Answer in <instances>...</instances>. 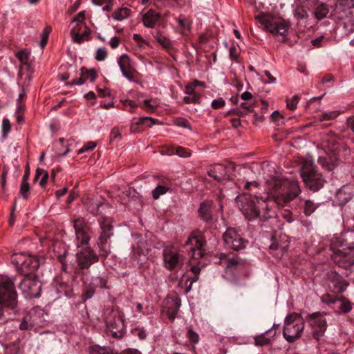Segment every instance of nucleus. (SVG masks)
I'll list each match as a JSON object with an SVG mask.
<instances>
[{
	"label": "nucleus",
	"mask_w": 354,
	"mask_h": 354,
	"mask_svg": "<svg viewBox=\"0 0 354 354\" xmlns=\"http://www.w3.org/2000/svg\"><path fill=\"white\" fill-rule=\"evenodd\" d=\"M201 217L205 221H208L212 218L210 207L206 203H202L199 209Z\"/></svg>",
	"instance_id": "c756f323"
},
{
	"label": "nucleus",
	"mask_w": 354,
	"mask_h": 354,
	"mask_svg": "<svg viewBox=\"0 0 354 354\" xmlns=\"http://www.w3.org/2000/svg\"><path fill=\"white\" fill-rule=\"evenodd\" d=\"M85 19V11L80 12L73 19V22L82 23Z\"/></svg>",
	"instance_id": "6e6d98bb"
},
{
	"label": "nucleus",
	"mask_w": 354,
	"mask_h": 354,
	"mask_svg": "<svg viewBox=\"0 0 354 354\" xmlns=\"http://www.w3.org/2000/svg\"><path fill=\"white\" fill-rule=\"evenodd\" d=\"M265 75L268 77V81H264L265 84H273L276 82V79L271 75L269 71H265Z\"/></svg>",
	"instance_id": "bf43d9fd"
},
{
	"label": "nucleus",
	"mask_w": 354,
	"mask_h": 354,
	"mask_svg": "<svg viewBox=\"0 0 354 354\" xmlns=\"http://www.w3.org/2000/svg\"><path fill=\"white\" fill-rule=\"evenodd\" d=\"M176 21L180 26V34L185 35L189 31L192 23L188 19L178 18L176 19Z\"/></svg>",
	"instance_id": "cd10ccee"
},
{
	"label": "nucleus",
	"mask_w": 354,
	"mask_h": 354,
	"mask_svg": "<svg viewBox=\"0 0 354 354\" xmlns=\"http://www.w3.org/2000/svg\"><path fill=\"white\" fill-rule=\"evenodd\" d=\"M241 98L244 101H248L252 98L251 93L245 91L241 95Z\"/></svg>",
	"instance_id": "052dcab7"
},
{
	"label": "nucleus",
	"mask_w": 354,
	"mask_h": 354,
	"mask_svg": "<svg viewBox=\"0 0 354 354\" xmlns=\"http://www.w3.org/2000/svg\"><path fill=\"white\" fill-rule=\"evenodd\" d=\"M185 245L191 246L194 259H198L204 255L205 240L203 234L200 233L192 234L188 238Z\"/></svg>",
	"instance_id": "f8f14e48"
},
{
	"label": "nucleus",
	"mask_w": 354,
	"mask_h": 354,
	"mask_svg": "<svg viewBox=\"0 0 354 354\" xmlns=\"http://www.w3.org/2000/svg\"><path fill=\"white\" fill-rule=\"evenodd\" d=\"M184 258L179 253V251L174 247H167L163 252L164 266L169 270L181 266L183 263Z\"/></svg>",
	"instance_id": "9d476101"
},
{
	"label": "nucleus",
	"mask_w": 354,
	"mask_h": 354,
	"mask_svg": "<svg viewBox=\"0 0 354 354\" xmlns=\"http://www.w3.org/2000/svg\"><path fill=\"white\" fill-rule=\"evenodd\" d=\"M304 328L301 317L296 314L289 315L284 321L283 337L288 342H292L300 337Z\"/></svg>",
	"instance_id": "39448f33"
},
{
	"label": "nucleus",
	"mask_w": 354,
	"mask_h": 354,
	"mask_svg": "<svg viewBox=\"0 0 354 354\" xmlns=\"http://www.w3.org/2000/svg\"><path fill=\"white\" fill-rule=\"evenodd\" d=\"M275 326H276V325L274 324L272 326L273 328L269 329V330H266L265 333H263L259 335L255 336L254 338L255 344L257 346H260L269 344L270 343L271 339L269 337H266V334H272V336L274 337L276 334V331L274 329L275 328Z\"/></svg>",
	"instance_id": "5701e85b"
},
{
	"label": "nucleus",
	"mask_w": 354,
	"mask_h": 354,
	"mask_svg": "<svg viewBox=\"0 0 354 354\" xmlns=\"http://www.w3.org/2000/svg\"><path fill=\"white\" fill-rule=\"evenodd\" d=\"M122 139V135L117 128H113L110 133V142H118Z\"/></svg>",
	"instance_id": "a19ab883"
},
{
	"label": "nucleus",
	"mask_w": 354,
	"mask_h": 354,
	"mask_svg": "<svg viewBox=\"0 0 354 354\" xmlns=\"http://www.w3.org/2000/svg\"><path fill=\"white\" fill-rule=\"evenodd\" d=\"M82 75L85 76L86 80L88 79L91 82H94L97 77V73L94 69L87 70L86 73L82 72Z\"/></svg>",
	"instance_id": "49530a36"
},
{
	"label": "nucleus",
	"mask_w": 354,
	"mask_h": 354,
	"mask_svg": "<svg viewBox=\"0 0 354 354\" xmlns=\"http://www.w3.org/2000/svg\"><path fill=\"white\" fill-rule=\"evenodd\" d=\"M122 354H141V353L136 349H128L124 351Z\"/></svg>",
	"instance_id": "774afa93"
},
{
	"label": "nucleus",
	"mask_w": 354,
	"mask_h": 354,
	"mask_svg": "<svg viewBox=\"0 0 354 354\" xmlns=\"http://www.w3.org/2000/svg\"><path fill=\"white\" fill-rule=\"evenodd\" d=\"M328 12L329 10L326 5L322 3L315 9V16L317 19H322L326 17Z\"/></svg>",
	"instance_id": "2f4dec72"
},
{
	"label": "nucleus",
	"mask_w": 354,
	"mask_h": 354,
	"mask_svg": "<svg viewBox=\"0 0 354 354\" xmlns=\"http://www.w3.org/2000/svg\"><path fill=\"white\" fill-rule=\"evenodd\" d=\"M185 93L187 95H192L201 98V93L196 91V86L192 82L189 83L185 86Z\"/></svg>",
	"instance_id": "ea45409f"
},
{
	"label": "nucleus",
	"mask_w": 354,
	"mask_h": 354,
	"mask_svg": "<svg viewBox=\"0 0 354 354\" xmlns=\"http://www.w3.org/2000/svg\"><path fill=\"white\" fill-rule=\"evenodd\" d=\"M154 37H155L156 40L160 45H162L164 48H167L170 47V46H171L170 40L168 38H167L166 37H165L164 35H162L161 33H160L158 32H156V35H154Z\"/></svg>",
	"instance_id": "473e14b6"
},
{
	"label": "nucleus",
	"mask_w": 354,
	"mask_h": 354,
	"mask_svg": "<svg viewBox=\"0 0 354 354\" xmlns=\"http://www.w3.org/2000/svg\"><path fill=\"white\" fill-rule=\"evenodd\" d=\"M134 335L138 336L140 340H143L147 337V332L140 328H136L133 331Z\"/></svg>",
	"instance_id": "de8ad7c7"
},
{
	"label": "nucleus",
	"mask_w": 354,
	"mask_h": 354,
	"mask_svg": "<svg viewBox=\"0 0 354 354\" xmlns=\"http://www.w3.org/2000/svg\"><path fill=\"white\" fill-rule=\"evenodd\" d=\"M301 3H302L306 6H314L317 0H299Z\"/></svg>",
	"instance_id": "680f3d73"
},
{
	"label": "nucleus",
	"mask_w": 354,
	"mask_h": 354,
	"mask_svg": "<svg viewBox=\"0 0 354 354\" xmlns=\"http://www.w3.org/2000/svg\"><path fill=\"white\" fill-rule=\"evenodd\" d=\"M105 324L114 337H120L124 329L122 313L117 308L106 310L104 313Z\"/></svg>",
	"instance_id": "6e6552de"
},
{
	"label": "nucleus",
	"mask_w": 354,
	"mask_h": 354,
	"mask_svg": "<svg viewBox=\"0 0 354 354\" xmlns=\"http://www.w3.org/2000/svg\"><path fill=\"white\" fill-rule=\"evenodd\" d=\"M200 97L192 95H187V96L184 97V101L186 103H198L200 102Z\"/></svg>",
	"instance_id": "864d4df0"
},
{
	"label": "nucleus",
	"mask_w": 354,
	"mask_h": 354,
	"mask_svg": "<svg viewBox=\"0 0 354 354\" xmlns=\"http://www.w3.org/2000/svg\"><path fill=\"white\" fill-rule=\"evenodd\" d=\"M120 44V39L118 37H112L109 41V45L113 49L117 48Z\"/></svg>",
	"instance_id": "5fc2aeb1"
},
{
	"label": "nucleus",
	"mask_w": 354,
	"mask_h": 354,
	"mask_svg": "<svg viewBox=\"0 0 354 354\" xmlns=\"http://www.w3.org/2000/svg\"><path fill=\"white\" fill-rule=\"evenodd\" d=\"M133 39L137 43H146L145 41L142 38V37L137 33L133 35Z\"/></svg>",
	"instance_id": "0e129e2a"
},
{
	"label": "nucleus",
	"mask_w": 354,
	"mask_h": 354,
	"mask_svg": "<svg viewBox=\"0 0 354 354\" xmlns=\"http://www.w3.org/2000/svg\"><path fill=\"white\" fill-rule=\"evenodd\" d=\"M122 73L128 71H133V67L131 64L130 57L127 54H122L117 60Z\"/></svg>",
	"instance_id": "b1692460"
},
{
	"label": "nucleus",
	"mask_w": 354,
	"mask_h": 354,
	"mask_svg": "<svg viewBox=\"0 0 354 354\" xmlns=\"http://www.w3.org/2000/svg\"><path fill=\"white\" fill-rule=\"evenodd\" d=\"M50 32L51 28L49 26H47L44 29L42 32L41 39L40 41V46L41 48H44L47 44L49 34L50 33Z\"/></svg>",
	"instance_id": "4c0bfd02"
},
{
	"label": "nucleus",
	"mask_w": 354,
	"mask_h": 354,
	"mask_svg": "<svg viewBox=\"0 0 354 354\" xmlns=\"http://www.w3.org/2000/svg\"><path fill=\"white\" fill-rule=\"evenodd\" d=\"M301 176L306 185L314 192L321 189L325 180L315 169L314 162L310 158L304 160L301 169Z\"/></svg>",
	"instance_id": "20e7f679"
},
{
	"label": "nucleus",
	"mask_w": 354,
	"mask_h": 354,
	"mask_svg": "<svg viewBox=\"0 0 354 354\" xmlns=\"http://www.w3.org/2000/svg\"><path fill=\"white\" fill-rule=\"evenodd\" d=\"M19 289L26 299L39 297L40 296L41 285L37 277L33 274H28L21 281Z\"/></svg>",
	"instance_id": "1a4fd4ad"
},
{
	"label": "nucleus",
	"mask_w": 354,
	"mask_h": 354,
	"mask_svg": "<svg viewBox=\"0 0 354 354\" xmlns=\"http://www.w3.org/2000/svg\"><path fill=\"white\" fill-rule=\"evenodd\" d=\"M90 354H115L113 350L109 346H100L93 345L89 348Z\"/></svg>",
	"instance_id": "bb28decb"
},
{
	"label": "nucleus",
	"mask_w": 354,
	"mask_h": 354,
	"mask_svg": "<svg viewBox=\"0 0 354 354\" xmlns=\"http://www.w3.org/2000/svg\"><path fill=\"white\" fill-rule=\"evenodd\" d=\"M310 324L313 328V335L319 340L326 329L324 317L319 313H313L310 318Z\"/></svg>",
	"instance_id": "4468645a"
},
{
	"label": "nucleus",
	"mask_w": 354,
	"mask_h": 354,
	"mask_svg": "<svg viewBox=\"0 0 354 354\" xmlns=\"http://www.w3.org/2000/svg\"><path fill=\"white\" fill-rule=\"evenodd\" d=\"M225 102L224 101V100L221 97H219L218 99H216V100H214L212 102V106L214 108V109H220V108H222L225 106Z\"/></svg>",
	"instance_id": "8fccbe9b"
},
{
	"label": "nucleus",
	"mask_w": 354,
	"mask_h": 354,
	"mask_svg": "<svg viewBox=\"0 0 354 354\" xmlns=\"http://www.w3.org/2000/svg\"><path fill=\"white\" fill-rule=\"evenodd\" d=\"M230 57L232 60H235L237 57L236 49L235 48H231L230 49Z\"/></svg>",
	"instance_id": "338daca9"
},
{
	"label": "nucleus",
	"mask_w": 354,
	"mask_h": 354,
	"mask_svg": "<svg viewBox=\"0 0 354 354\" xmlns=\"http://www.w3.org/2000/svg\"><path fill=\"white\" fill-rule=\"evenodd\" d=\"M168 189L165 186L158 185L152 192V196L154 199H158L160 196L167 193Z\"/></svg>",
	"instance_id": "f704fd0d"
},
{
	"label": "nucleus",
	"mask_w": 354,
	"mask_h": 354,
	"mask_svg": "<svg viewBox=\"0 0 354 354\" xmlns=\"http://www.w3.org/2000/svg\"><path fill=\"white\" fill-rule=\"evenodd\" d=\"M66 192H67L66 187H64L61 189H59L55 192L56 197L60 198L61 196H64Z\"/></svg>",
	"instance_id": "69168bd1"
},
{
	"label": "nucleus",
	"mask_w": 354,
	"mask_h": 354,
	"mask_svg": "<svg viewBox=\"0 0 354 354\" xmlns=\"http://www.w3.org/2000/svg\"><path fill=\"white\" fill-rule=\"evenodd\" d=\"M299 98L297 95L293 96L292 98L287 100V107L291 110H294L297 107Z\"/></svg>",
	"instance_id": "a18cd8bd"
},
{
	"label": "nucleus",
	"mask_w": 354,
	"mask_h": 354,
	"mask_svg": "<svg viewBox=\"0 0 354 354\" xmlns=\"http://www.w3.org/2000/svg\"><path fill=\"white\" fill-rule=\"evenodd\" d=\"M86 82V78L84 77H80L77 80H74L71 82L67 83L68 86H73V85H78L81 86Z\"/></svg>",
	"instance_id": "4d7b16f0"
},
{
	"label": "nucleus",
	"mask_w": 354,
	"mask_h": 354,
	"mask_svg": "<svg viewBox=\"0 0 354 354\" xmlns=\"http://www.w3.org/2000/svg\"><path fill=\"white\" fill-rule=\"evenodd\" d=\"M258 17L265 28L275 35H285L290 28V23L281 18L267 15H260Z\"/></svg>",
	"instance_id": "0eeeda50"
},
{
	"label": "nucleus",
	"mask_w": 354,
	"mask_h": 354,
	"mask_svg": "<svg viewBox=\"0 0 354 354\" xmlns=\"http://www.w3.org/2000/svg\"><path fill=\"white\" fill-rule=\"evenodd\" d=\"M322 300L336 313H348L351 310V303L344 297L328 299L326 296L323 297Z\"/></svg>",
	"instance_id": "2eb2a0df"
},
{
	"label": "nucleus",
	"mask_w": 354,
	"mask_h": 354,
	"mask_svg": "<svg viewBox=\"0 0 354 354\" xmlns=\"http://www.w3.org/2000/svg\"><path fill=\"white\" fill-rule=\"evenodd\" d=\"M227 167L222 164H216L209 167L208 174L218 181L227 177Z\"/></svg>",
	"instance_id": "aec40b11"
},
{
	"label": "nucleus",
	"mask_w": 354,
	"mask_h": 354,
	"mask_svg": "<svg viewBox=\"0 0 354 354\" xmlns=\"http://www.w3.org/2000/svg\"><path fill=\"white\" fill-rule=\"evenodd\" d=\"M91 30L88 28H86L82 34L75 32L74 29L71 30L73 41L77 44H82L84 41L90 39Z\"/></svg>",
	"instance_id": "393cba45"
},
{
	"label": "nucleus",
	"mask_w": 354,
	"mask_h": 354,
	"mask_svg": "<svg viewBox=\"0 0 354 354\" xmlns=\"http://www.w3.org/2000/svg\"><path fill=\"white\" fill-rule=\"evenodd\" d=\"M48 176V174L46 170L38 168L36 171L35 180L39 181L41 186H44L46 184Z\"/></svg>",
	"instance_id": "c85d7f7f"
},
{
	"label": "nucleus",
	"mask_w": 354,
	"mask_h": 354,
	"mask_svg": "<svg viewBox=\"0 0 354 354\" xmlns=\"http://www.w3.org/2000/svg\"><path fill=\"white\" fill-rule=\"evenodd\" d=\"M76 235L77 262L80 269L89 268L98 261V256L88 245L91 239V230L83 218H77L73 222Z\"/></svg>",
	"instance_id": "f03ea898"
},
{
	"label": "nucleus",
	"mask_w": 354,
	"mask_h": 354,
	"mask_svg": "<svg viewBox=\"0 0 354 354\" xmlns=\"http://www.w3.org/2000/svg\"><path fill=\"white\" fill-rule=\"evenodd\" d=\"M96 144L93 142H86L81 149L77 151V154H82L86 151L93 150L95 148Z\"/></svg>",
	"instance_id": "79ce46f5"
},
{
	"label": "nucleus",
	"mask_w": 354,
	"mask_h": 354,
	"mask_svg": "<svg viewBox=\"0 0 354 354\" xmlns=\"http://www.w3.org/2000/svg\"><path fill=\"white\" fill-rule=\"evenodd\" d=\"M32 327V324H29L26 319H23L19 325L21 330H28Z\"/></svg>",
	"instance_id": "13d9d810"
},
{
	"label": "nucleus",
	"mask_w": 354,
	"mask_h": 354,
	"mask_svg": "<svg viewBox=\"0 0 354 354\" xmlns=\"http://www.w3.org/2000/svg\"><path fill=\"white\" fill-rule=\"evenodd\" d=\"M349 283L335 272L329 274V287L335 292H342L346 290Z\"/></svg>",
	"instance_id": "f3484780"
},
{
	"label": "nucleus",
	"mask_w": 354,
	"mask_h": 354,
	"mask_svg": "<svg viewBox=\"0 0 354 354\" xmlns=\"http://www.w3.org/2000/svg\"><path fill=\"white\" fill-rule=\"evenodd\" d=\"M83 283L85 288L84 299H88L93 295L95 288H106V281L101 277H92L91 280L84 279Z\"/></svg>",
	"instance_id": "dca6fc26"
},
{
	"label": "nucleus",
	"mask_w": 354,
	"mask_h": 354,
	"mask_svg": "<svg viewBox=\"0 0 354 354\" xmlns=\"http://www.w3.org/2000/svg\"><path fill=\"white\" fill-rule=\"evenodd\" d=\"M320 203H315L311 200H306L304 205V213L306 216H310L319 206Z\"/></svg>",
	"instance_id": "7c9ffc66"
},
{
	"label": "nucleus",
	"mask_w": 354,
	"mask_h": 354,
	"mask_svg": "<svg viewBox=\"0 0 354 354\" xmlns=\"http://www.w3.org/2000/svg\"><path fill=\"white\" fill-rule=\"evenodd\" d=\"M192 271L193 272V273L195 274V276L193 277L192 281H191V284L194 282V281H196L197 279H198V277H197V274L200 271V269L196 267V266H193L192 268Z\"/></svg>",
	"instance_id": "e2e57ef3"
},
{
	"label": "nucleus",
	"mask_w": 354,
	"mask_h": 354,
	"mask_svg": "<svg viewBox=\"0 0 354 354\" xmlns=\"http://www.w3.org/2000/svg\"><path fill=\"white\" fill-rule=\"evenodd\" d=\"M11 262L18 271L21 272L28 271L29 274H32L37 270L40 264L37 257L23 252L15 254L12 257Z\"/></svg>",
	"instance_id": "423d86ee"
},
{
	"label": "nucleus",
	"mask_w": 354,
	"mask_h": 354,
	"mask_svg": "<svg viewBox=\"0 0 354 354\" xmlns=\"http://www.w3.org/2000/svg\"><path fill=\"white\" fill-rule=\"evenodd\" d=\"M11 124L8 118H4L1 124L2 137L6 138L10 132Z\"/></svg>",
	"instance_id": "c9c22d12"
},
{
	"label": "nucleus",
	"mask_w": 354,
	"mask_h": 354,
	"mask_svg": "<svg viewBox=\"0 0 354 354\" xmlns=\"http://www.w3.org/2000/svg\"><path fill=\"white\" fill-rule=\"evenodd\" d=\"M29 191V184L26 182V180H21L20 185V194L26 199L28 198V193Z\"/></svg>",
	"instance_id": "37998d69"
},
{
	"label": "nucleus",
	"mask_w": 354,
	"mask_h": 354,
	"mask_svg": "<svg viewBox=\"0 0 354 354\" xmlns=\"http://www.w3.org/2000/svg\"><path fill=\"white\" fill-rule=\"evenodd\" d=\"M29 57L30 53L26 50L19 51L17 54V57L24 64H26L28 62Z\"/></svg>",
	"instance_id": "c03bdc74"
},
{
	"label": "nucleus",
	"mask_w": 354,
	"mask_h": 354,
	"mask_svg": "<svg viewBox=\"0 0 354 354\" xmlns=\"http://www.w3.org/2000/svg\"><path fill=\"white\" fill-rule=\"evenodd\" d=\"M131 11L127 8H120L115 10L112 14L114 20L121 21L127 19L130 15Z\"/></svg>",
	"instance_id": "a878e982"
},
{
	"label": "nucleus",
	"mask_w": 354,
	"mask_h": 354,
	"mask_svg": "<svg viewBox=\"0 0 354 354\" xmlns=\"http://www.w3.org/2000/svg\"><path fill=\"white\" fill-rule=\"evenodd\" d=\"M145 245L146 243L141 241L138 244L136 248H133V257L138 264L143 263L146 259V256L148 254V248H145Z\"/></svg>",
	"instance_id": "6ab92c4d"
},
{
	"label": "nucleus",
	"mask_w": 354,
	"mask_h": 354,
	"mask_svg": "<svg viewBox=\"0 0 354 354\" xmlns=\"http://www.w3.org/2000/svg\"><path fill=\"white\" fill-rule=\"evenodd\" d=\"M100 227H101L102 232L98 239L97 244L100 248L101 254L103 256H107L110 252L107 240L113 234V233H112L113 227L106 221L101 222Z\"/></svg>",
	"instance_id": "ddd939ff"
},
{
	"label": "nucleus",
	"mask_w": 354,
	"mask_h": 354,
	"mask_svg": "<svg viewBox=\"0 0 354 354\" xmlns=\"http://www.w3.org/2000/svg\"><path fill=\"white\" fill-rule=\"evenodd\" d=\"M223 238L227 246L234 250L245 248L248 243L234 228H227Z\"/></svg>",
	"instance_id": "9b49d317"
},
{
	"label": "nucleus",
	"mask_w": 354,
	"mask_h": 354,
	"mask_svg": "<svg viewBox=\"0 0 354 354\" xmlns=\"http://www.w3.org/2000/svg\"><path fill=\"white\" fill-rule=\"evenodd\" d=\"M294 16L298 19H303L308 17V14L304 9H297L295 11Z\"/></svg>",
	"instance_id": "09e8293b"
},
{
	"label": "nucleus",
	"mask_w": 354,
	"mask_h": 354,
	"mask_svg": "<svg viewBox=\"0 0 354 354\" xmlns=\"http://www.w3.org/2000/svg\"><path fill=\"white\" fill-rule=\"evenodd\" d=\"M333 261L343 268L354 264V245L346 243L342 236L333 239L330 243Z\"/></svg>",
	"instance_id": "7ed1b4c3"
},
{
	"label": "nucleus",
	"mask_w": 354,
	"mask_h": 354,
	"mask_svg": "<svg viewBox=\"0 0 354 354\" xmlns=\"http://www.w3.org/2000/svg\"><path fill=\"white\" fill-rule=\"evenodd\" d=\"M354 196V185H346L341 187L336 194V197L340 203L344 205L348 203Z\"/></svg>",
	"instance_id": "a211bd4d"
},
{
	"label": "nucleus",
	"mask_w": 354,
	"mask_h": 354,
	"mask_svg": "<svg viewBox=\"0 0 354 354\" xmlns=\"http://www.w3.org/2000/svg\"><path fill=\"white\" fill-rule=\"evenodd\" d=\"M148 120L151 121V123L149 126H151L152 124L154 123V119L150 117L140 118L137 120V121L134 122L133 123L137 124L138 126H140L142 124H144Z\"/></svg>",
	"instance_id": "603ef678"
},
{
	"label": "nucleus",
	"mask_w": 354,
	"mask_h": 354,
	"mask_svg": "<svg viewBox=\"0 0 354 354\" xmlns=\"http://www.w3.org/2000/svg\"><path fill=\"white\" fill-rule=\"evenodd\" d=\"M319 162L327 170H333L337 165L336 153L333 151V156L326 154L319 158Z\"/></svg>",
	"instance_id": "4be33fe9"
},
{
	"label": "nucleus",
	"mask_w": 354,
	"mask_h": 354,
	"mask_svg": "<svg viewBox=\"0 0 354 354\" xmlns=\"http://www.w3.org/2000/svg\"><path fill=\"white\" fill-rule=\"evenodd\" d=\"M187 337L189 339V342L193 344H196L199 341V335L198 334L194 331V330L190 327L189 328L187 333Z\"/></svg>",
	"instance_id": "58836bf2"
},
{
	"label": "nucleus",
	"mask_w": 354,
	"mask_h": 354,
	"mask_svg": "<svg viewBox=\"0 0 354 354\" xmlns=\"http://www.w3.org/2000/svg\"><path fill=\"white\" fill-rule=\"evenodd\" d=\"M160 15L154 10H149L142 16V22L145 27L153 28L159 21Z\"/></svg>",
	"instance_id": "412c9836"
},
{
	"label": "nucleus",
	"mask_w": 354,
	"mask_h": 354,
	"mask_svg": "<svg viewBox=\"0 0 354 354\" xmlns=\"http://www.w3.org/2000/svg\"><path fill=\"white\" fill-rule=\"evenodd\" d=\"M176 153L182 158H187L190 156L191 153L189 151L186 150L185 148L182 147H178L176 149Z\"/></svg>",
	"instance_id": "3c124183"
},
{
	"label": "nucleus",
	"mask_w": 354,
	"mask_h": 354,
	"mask_svg": "<svg viewBox=\"0 0 354 354\" xmlns=\"http://www.w3.org/2000/svg\"><path fill=\"white\" fill-rule=\"evenodd\" d=\"M300 192L297 180L277 178L266 198L255 196L252 198L243 194L237 196L235 199L248 220L252 221L257 217L267 219L272 217L270 203L274 202L278 206L283 207L298 196Z\"/></svg>",
	"instance_id": "f257e3e1"
},
{
	"label": "nucleus",
	"mask_w": 354,
	"mask_h": 354,
	"mask_svg": "<svg viewBox=\"0 0 354 354\" xmlns=\"http://www.w3.org/2000/svg\"><path fill=\"white\" fill-rule=\"evenodd\" d=\"M339 114L338 111H327L319 116V121L330 120L336 118Z\"/></svg>",
	"instance_id": "72a5a7b5"
},
{
	"label": "nucleus",
	"mask_w": 354,
	"mask_h": 354,
	"mask_svg": "<svg viewBox=\"0 0 354 354\" xmlns=\"http://www.w3.org/2000/svg\"><path fill=\"white\" fill-rule=\"evenodd\" d=\"M108 52L105 48L100 47L96 50L95 58L99 61H104L107 57Z\"/></svg>",
	"instance_id": "e433bc0d"
}]
</instances>
